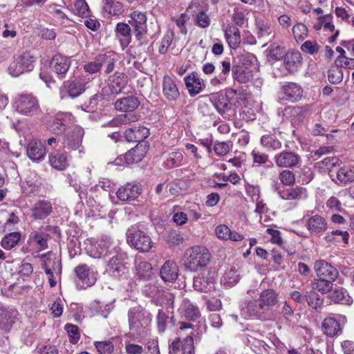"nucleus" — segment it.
<instances>
[{"label":"nucleus","instance_id":"338daca9","mask_svg":"<svg viewBox=\"0 0 354 354\" xmlns=\"http://www.w3.org/2000/svg\"><path fill=\"white\" fill-rule=\"evenodd\" d=\"M292 34L297 41H302L307 37V28L304 24H297L292 28Z\"/></svg>","mask_w":354,"mask_h":354},{"label":"nucleus","instance_id":"8fccbe9b","mask_svg":"<svg viewBox=\"0 0 354 354\" xmlns=\"http://www.w3.org/2000/svg\"><path fill=\"white\" fill-rule=\"evenodd\" d=\"M337 184L346 185L354 181V171L347 167L340 168L336 172Z\"/></svg>","mask_w":354,"mask_h":354},{"label":"nucleus","instance_id":"393cba45","mask_svg":"<svg viewBox=\"0 0 354 354\" xmlns=\"http://www.w3.org/2000/svg\"><path fill=\"white\" fill-rule=\"evenodd\" d=\"M17 311L10 307L3 308L0 311V329L4 331H9L17 317Z\"/></svg>","mask_w":354,"mask_h":354},{"label":"nucleus","instance_id":"7c9ffc66","mask_svg":"<svg viewBox=\"0 0 354 354\" xmlns=\"http://www.w3.org/2000/svg\"><path fill=\"white\" fill-rule=\"evenodd\" d=\"M180 315L189 321H194L201 315L198 308L187 299H183L178 309Z\"/></svg>","mask_w":354,"mask_h":354},{"label":"nucleus","instance_id":"37998d69","mask_svg":"<svg viewBox=\"0 0 354 354\" xmlns=\"http://www.w3.org/2000/svg\"><path fill=\"white\" fill-rule=\"evenodd\" d=\"M328 298L335 303L342 304H350L352 300L347 295V290L342 287L333 288V290L329 292Z\"/></svg>","mask_w":354,"mask_h":354},{"label":"nucleus","instance_id":"0e129e2a","mask_svg":"<svg viewBox=\"0 0 354 354\" xmlns=\"http://www.w3.org/2000/svg\"><path fill=\"white\" fill-rule=\"evenodd\" d=\"M138 120V117L136 114L129 113L120 115L109 122L110 126H118L120 124H125L136 122Z\"/></svg>","mask_w":354,"mask_h":354},{"label":"nucleus","instance_id":"cd10ccee","mask_svg":"<svg viewBox=\"0 0 354 354\" xmlns=\"http://www.w3.org/2000/svg\"><path fill=\"white\" fill-rule=\"evenodd\" d=\"M52 210L53 207L50 201L41 200L31 207V216L35 220H41L50 215Z\"/></svg>","mask_w":354,"mask_h":354},{"label":"nucleus","instance_id":"e2e57ef3","mask_svg":"<svg viewBox=\"0 0 354 354\" xmlns=\"http://www.w3.org/2000/svg\"><path fill=\"white\" fill-rule=\"evenodd\" d=\"M193 333L191 332L183 341L181 350L183 354H194Z\"/></svg>","mask_w":354,"mask_h":354},{"label":"nucleus","instance_id":"052dcab7","mask_svg":"<svg viewBox=\"0 0 354 354\" xmlns=\"http://www.w3.org/2000/svg\"><path fill=\"white\" fill-rule=\"evenodd\" d=\"M256 26L257 33L259 39L269 37L272 34V26L267 23L259 21L256 24Z\"/></svg>","mask_w":354,"mask_h":354},{"label":"nucleus","instance_id":"ea45409f","mask_svg":"<svg viewBox=\"0 0 354 354\" xmlns=\"http://www.w3.org/2000/svg\"><path fill=\"white\" fill-rule=\"evenodd\" d=\"M302 57L298 51L288 52L284 55V65L287 71L293 73L297 70L301 65Z\"/></svg>","mask_w":354,"mask_h":354},{"label":"nucleus","instance_id":"f257e3e1","mask_svg":"<svg viewBox=\"0 0 354 354\" xmlns=\"http://www.w3.org/2000/svg\"><path fill=\"white\" fill-rule=\"evenodd\" d=\"M210 259L211 254L206 247L194 245L185 250L182 261L185 270L194 272L205 268Z\"/></svg>","mask_w":354,"mask_h":354},{"label":"nucleus","instance_id":"423d86ee","mask_svg":"<svg viewBox=\"0 0 354 354\" xmlns=\"http://www.w3.org/2000/svg\"><path fill=\"white\" fill-rule=\"evenodd\" d=\"M127 243L131 246L142 252L149 251L152 246L150 236L135 226H132L127 230Z\"/></svg>","mask_w":354,"mask_h":354},{"label":"nucleus","instance_id":"ddd939ff","mask_svg":"<svg viewBox=\"0 0 354 354\" xmlns=\"http://www.w3.org/2000/svg\"><path fill=\"white\" fill-rule=\"evenodd\" d=\"M303 95V89L295 82H288L283 85L279 95V102L284 101L295 103L299 101Z\"/></svg>","mask_w":354,"mask_h":354},{"label":"nucleus","instance_id":"dca6fc26","mask_svg":"<svg viewBox=\"0 0 354 354\" xmlns=\"http://www.w3.org/2000/svg\"><path fill=\"white\" fill-rule=\"evenodd\" d=\"M129 17V21L136 32V35L138 39L142 38L147 32V17L145 12L135 10L132 12Z\"/></svg>","mask_w":354,"mask_h":354},{"label":"nucleus","instance_id":"412c9836","mask_svg":"<svg viewBox=\"0 0 354 354\" xmlns=\"http://www.w3.org/2000/svg\"><path fill=\"white\" fill-rule=\"evenodd\" d=\"M140 186L136 183H127L120 187L117 192L118 198L122 201H131L136 200L141 193Z\"/></svg>","mask_w":354,"mask_h":354},{"label":"nucleus","instance_id":"58836bf2","mask_svg":"<svg viewBox=\"0 0 354 354\" xmlns=\"http://www.w3.org/2000/svg\"><path fill=\"white\" fill-rule=\"evenodd\" d=\"M279 195L283 200H299L307 196L306 189L300 186L284 189L279 192Z\"/></svg>","mask_w":354,"mask_h":354},{"label":"nucleus","instance_id":"e433bc0d","mask_svg":"<svg viewBox=\"0 0 354 354\" xmlns=\"http://www.w3.org/2000/svg\"><path fill=\"white\" fill-rule=\"evenodd\" d=\"M139 104L138 98L131 95L118 100L115 103V108L120 111L132 112Z\"/></svg>","mask_w":354,"mask_h":354},{"label":"nucleus","instance_id":"9b49d317","mask_svg":"<svg viewBox=\"0 0 354 354\" xmlns=\"http://www.w3.org/2000/svg\"><path fill=\"white\" fill-rule=\"evenodd\" d=\"M259 75V66L256 56L252 53H245V83L252 82L254 85L260 86L262 80Z\"/></svg>","mask_w":354,"mask_h":354},{"label":"nucleus","instance_id":"c03bdc74","mask_svg":"<svg viewBox=\"0 0 354 354\" xmlns=\"http://www.w3.org/2000/svg\"><path fill=\"white\" fill-rule=\"evenodd\" d=\"M225 37L231 48L236 49L239 46L241 38L240 31L236 26H228L225 30Z\"/></svg>","mask_w":354,"mask_h":354},{"label":"nucleus","instance_id":"4be33fe9","mask_svg":"<svg viewBox=\"0 0 354 354\" xmlns=\"http://www.w3.org/2000/svg\"><path fill=\"white\" fill-rule=\"evenodd\" d=\"M310 108V105L288 106L284 109L283 115L292 124H299L304 120Z\"/></svg>","mask_w":354,"mask_h":354},{"label":"nucleus","instance_id":"c756f323","mask_svg":"<svg viewBox=\"0 0 354 354\" xmlns=\"http://www.w3.org/2000/svg\"><path fill=\"white\" fill-rule=\"evenodd\" d=\"M161 279L166 282H174L178 276V268L172 261H167L160 270Z\"/></svg>","mask_w":354,"mask_h":354},{"label":"nucleus","instance_id":"5701e85b","mask_svg":"<svg viewBox=\"0 0 354 354\" xmlns=\"http://www.w3.org/2000/svg\"><path fill=\"white\" fill-rule=\"evenodd\" d=\"M46 150L43 143L39 140H30L26 147V154L33 162H39L44 160Z\"/></svg>","mask_w":354,"mask_h":354},{"label":"nucleus","instance_id":"864d4df0","mask_svg":"<svg viewBox=\"0 0 354 354\" xmlns=\"http://www.w3.org/2000/svg\"><path fill=\"white\" fill-rule=\"evenodd\" d=\"M20 239L21 234L19 232H11L2 239L1 245L4 249L10 250L18 243Z\"/></svg>","mask_w":354,"mask_h":354},{"label":"nucleus","instance_id":"f8f14e48","mask_svg":"<svg viewBox=\"0 0 354 354\" xmlns=\"http://www.w3.org/2000/svg\"><path fill=\"white\" fill-rule=\"evenodd\" d=\"M314 270L316 272L317 277L324 279L330 280L335 282L339 278V270L331 263L325 260H317L315 262ZM342 280V279H341Z\"/></svg>","mask_w":354,"mask_h":354},{"label":"nucleus","instance_id":"bb28decb","mask_svg":"<svg viewBox=\"0 0 354 354\" xmlns=\"http://www.w3.org/2000/svg\"><path fill=\"white\" fill-rule=\"evenodd\" d=\"M185 84L190 96L194 97L199 94L205 88L203 80L201 79L196 73H192L184 77Z\"/></svg>","mask_w":354,"mask_h":354},{"label":"nucleus","instance_id":"6ab92c4d","mask_svg":"<svg viewBox=\"0 0 354 354\" xmlns=\"http://www.w3.org/2000/svg\"><path fill=\"white\" fill-rule=\"evenodd\" d=\"M274 160L279 167L293 168L300 163L301 157L295 152L285 150L277 154Z\"/></svg>","mask_w":354,"mask_h":354},{"label":"nucleus","instance_id":"774afa93","mask_svg":"<svg viewBox=\"0 0 354 354\" xmlns=\"http://www.w3.org/2000/svg\"><path fill=\"white\" fill-rule=\"evenodd\" d=\"M124 349L127 354H142L144 352L142 346L133 343L129 339L124 341Z\"/></svg>","mask_w":354,"mask_h":354},{"label":"nucleus","instance_id":"aec40b11","mask_svg":"<svg viewBox=\"0 0 354 354\" xmlns=\"http://www.w3.org/2000/svg\"><path fill=\"white\" fill-rule=\"evenodd\" d=\"M73 115L69 113H59L55 118L49 124V129L55 134H60L64 132L66 129L70 128L72 124Z\"/></svg>","mask_w":354,"mask_h":354},{"label":"nucleus","instance_id":"c9c22d12","mask_svg":"<svg viewBox=\"0 0 354 354\" xmlns=\"http://www.w3.org/2000/svg\"><path fill=\"white\" fill-rule=\"evenodd\" d=\"M306 227L312 234H319L326 230L327 223L322 216L315 215L309 218Z\"/></svg>","mask_w":354,"mask_h":354},{"label":"nucleus","instance_id":"473e14b6","mask_svg":"<svg viewBox=\"0 0 354 354\" xmlns=\"http://www.w3.org/2000/svg\"><path fill=\"white\" fill-rule=\"evenodd\" d=\"M93 77H92L93 79ZM91 78L88 75H82L72 81L68 84V94L72 97H76L86 90V85L90 82Z\"/></svg>","mask_w":354,"mask_h":354},{"label":"nucleus","instance_id":"680f3d73","mask_svg":"<svg viewBox=\"0 0 354 354\" xmlns=\"http://www.w3.org/2000/svg\"><path fill=\"white\" fill-rule=\"evenodd\" d=\"M169 316L162 310L159 309L156 316L158 331L162 333L165 331Z\"/></svg>","mask_w":354,"mask_h":354},{"label":"nucleus","instance_id":"1a4fd4ad","mask_svg":"<svg viewBox=\"0 0 354 354\" xmlns=\"http://www.w3.org/2000/svg\"><path fill=\"white\" fill-rule=\"evenodd\" d=\"M35 57L29 53H24L17 57L8 68V73L14 77L32 71L34 68Z\"/></svg>","mask_w":354,"mask_h":354},{"label":"nucleus","instance_id":"603ef678","mask_svg":"<svg viewBox=\"0 0 354 354\" xmlns=\"http://www.w3.org/2000/svg\"><path fill=\"white\" fill-rule=\"evenodd\" d=\"M317 292H318L312 288L310 290L306 291L305 294V301H306L308 306L313 309H317L321 307L323 304V300Z\"/></svg>","mask_w":354,"mask_h":354},{"label":"nucleus","instance_id":"a18cd8bd","mask_svg":"<svg viewBox=\"0 0 354 354\" xmlns=\"http://www.w3.org/2000/svg\"><path fill=\"white\" fill-rule=\"evenodd\" d=\"M102 10L110 16H119L124 12L123 5L116 0H102Z\"/></svg>","mask_w":354,"mask_h":354},{"label":"nucleus","instance_id":"4c0bfd02","mask_svg":"<svg viewBox=\"0 0 354 354\" xmlns=\"http://www.w3.org/2000/svg\"><path fill=\"white\" fill-rule=\"evenodd\" d=\"M209 100L221 115L224 114L229 109L230 101L223 93L218 92L212 94Z\"/></svg>","mask_w":354,"mask_h":354},{"label":"nucleus","instance_id":"49530a36","mask_svg":"<svg viewBox=\"0 0 354 354\" xmlns=\"http://www.w3.org/2000/svg\"><path fill=\"white\" fill-rule=\"evenodd\" d=\"M106 62V55H100L94 60L86 62L83 66L84 71L89 75H95L99 73L102 65Z\"/></svg>","mask_w":354,"mask_h":354},{"label":"nucleus","instance_id":"4d7b16f0","mask_svg":"<svg viewBox=\"0 0 354 354\" xmlns=\"http://www.w3.org/2000/svg\"><path fill=\"white\" fill-rule=\"evenodd\" d=\"M183 155L180 151H175L169 153L166 161V165L169 168L178 167L181 165Z\"/></svg>","mask_w":354,"mask_h":354},{"label":"nucleus","instance_id":"7ed1b4c3","mask_svg":"<svg viewBox=\"0 0 354 354\" xmlns=\"http://www.w3.org/2000/svg\"><path fill=\"white\" fill-rule=\"evenodd\" d=\"M12 106L17 113L26 116H33L40 111L37 98L30 93L17 95Z\"/></svg>","mask_w":354,"mask_h":354},{"label":"nucleus","instance_id":"de8ad7c7","mask_svg":"<svg viewBox=\"0 0 354 354\" xmlns=\"http://www.w3.org/2000/svg\"><path fill=\"white\" fill-rule=\"evenodd\" d=\"M311 287L322 295H326L333 290V282L317 277L311 281Z\"/></svg>","mask_w":354,"mask_h":354},{"label":"nucleus","instance_id":"13d9d810","mask_svg":"<svg viewBox=\"0 0 354 354\" xmlns=\"http://www.w3.org/2000/svg\"><path fill=\"white\" fill-rule=\"evenodd\" d=\"M174 39V32L172 31H167L162 38L158 48L159 53L165 55L168 51Z\"/></svg>","mask_w":354,"mask_h":354},{"label":"nucleus","instance_id":"79ce46f5","mask_svg":"<svg viewBox=\"0 0 354 354\" xmlns=\"http://www.w3.org/2000/svg\"><path fill=\"white\" fill-rule=\"evenodd\" d=\"M146 153L145 147L138 145L134 148L129 150L124 155V160L127 165L140 162Z\"/></svg>","mask_w":354,"mask_h":354},{"label":"nucleus","instance_id":"5fc2aeb1","mask_svg":"<svg viewBox=\"0 0 354 354\" xmlns=\"http://www.w3.org/2000/svg\"><path fill=\"white\" fill-rule=\"evenodd\" d=\"M262 145L268 150H277L281 148V143L274 135H264L261 137Z\"/></svg>","mask_w":354,"mask_h":354},{"label":"nucleus","instance_id":"2f4dec72","mask_svg":"<svg viewBox=\"0 0 354 354\" xmlns=\"http://www.w3.org/2000/svg\"><path fill=\"white\" fill-rule=\"evenodd\" d=\"M115 35L118 39L122 49L126 48L131 41V29L129 24L119 22L116 24Z\"/></svg>","mask_w":354,"mask_h":354},{"label":"nucleus","instance_id":"4468645a","mask_svg":"<svg viewBox=\"0 0 354 354\" xmlns=\"http://www.w3.org/2000/svg\"><path fill=\"white\" fill-rule=\"evenodd\" d=\"M133 272L134 277L142 281H151L154 277L151 264L140 257H136L134 261Z\"/></svg>","mask_w":354,"mask_h":354},{"label":"nucleus","instance_id":"72a5a7b5","mask_svg":"<svg viewBox=\"0 0 354 354\" xmlns=\"http://www.w3.org/2000/svg\"><path fill=\"white\" fill-rule=\"evenodd\" d=\"M149 136V129L141 126H135L125 131V138L128 142H141Z\"/></svg>","mask_w":354,"mask_h":354},{"label":"nucleus","instance_id":"a878e982","mask_svg":"<svg viewBox=\"0 0 354 354\" xmlns=\"http://www.w3.org/2000/svg\"><path fill=\"white\" fill-rule=\"evenodd\" d=\"M71 64V59L62 55H55L50 62L51 67L59 78H63Z\"/></svg>","mask_w":354,"mask_h":354},{"label":"nucleus","instance_id":"a211bd4d","mask_svg":"<svg viewBox=\"0 0 354 354\" xmlns=\"http://www.w3.org/2000/svg\"><path fill=\"white\" fill-rule=\"evenodd\" d=\"M84 134V129L80 126L73 127L68 131L64 139V147L76 150L80 148Z\"/></svg>","mask_w":354,"mask_h":354},{"label":"nucleus","instance_id":"20e7f679","mask_svg":"<svg viewBox=\"0 0 354 354\" xmlns=\"http://www.w3.org/2000/svg\"><path fill=\"white\" fill-rule=\"evenodd\" d=\"M42 262V268L48 275V279L50 287H54L57 284V277L62 272L61 259L55 254L48 252L40 256Z\"/></svg>","mask_w":354,"mask_h":354},{"label":"nucleus","instance_id":"a19ab883","mask_svg":"<svg viewBox=\"0 0 354 354\" xmlns=\"http://www.w3.org/2000/svg\"><path fill=\"white\" fill-rule=\"evenodd\" d=\"M324 333L328 337H335L342 333L339 322L334 317H328L324 319L322 324Z\"/></svg>","mask_w":354,"mask_h":354},{"label":"nucleus","instance_id":"2eb2a0df","mask_svg":"<svg viewBox=\"0 0 354 354\" xmlns=\"http://www.w3.org/2000/svg\"><path fill=\"white\" fill-rule=\"evenodd\" d=\"M163 96L169 102H176L180 97V91L174 77L165 75L162 81Z\"/></svg>","mask_w":354,"mask_h":354},{"label":"nucleus","instance_id":"f3484780","mask_svg":"<svg viewBox=\"0 0 354 354\" xmlns=\"http://www.w3.org/2000/svg\"><path fill=\"white\" fill-rule=\"evenodd\" d=\"M216 283V274L214 271H208L201 276L194 279L195 290L201 292H210L214 289Z\"/></svg>","mask_w":354,"mask_h":354},{"label":"nucleus","instance_id":"b1692460","mask_svg":"<svg viewBox=\"0 0 354 354\" xmlns=\"http://www.w3.org/2000/svg\"><path fill=\"white\" fill-rule=\"evenodd\" d=\"M48 234L41 230L32 231L28 238V244L37 250L38 252L48 248Z\"/></svg>","mask_w":354,"mask_h":354},{"label":"nucleus","instance_id":"0eeeda50","mask_svg":"<svg viewBox=\"0 0 354 354\" xmlns=\"http://www.w3.org/2000/svg\"><path fill=\"white\" fill-rule=\"evenodd\" d=\"M113 253L109 261L106 271L110 276L115 279H126L128 273V268L124 263L127 255L118 250H114Z\"/></svg>","mask_w":354,"mask_h":354},{"label":"nucleus","instance_id":"69168bd1","mask_svg":"<svg viewBox=\"0 0 354 354\" xmlns=\"http://www.w3.org/2000/svg\"><path fill=\"white\" fill-rule=\"evenodd\" d=\"M280 181L286 186L293 185L295 183V174L290 170L285 169L279 175Z\"/></svg>","mask_w":354,"mask_h":354},{"label":"nucleus","instance_id":"f704fd0d","mask_svg":"<svg viewBox=\"0 0 354 354\" xmlns=\"http://www.w3.org/2000/svg\"><path fill=\"white\" fill-rule=\"evenodd\" d=\"M214 232L217 238L223 241L231 240L233 241H239L242 240L243 238L241 234H239L235 231L230 230V229L224 224H221L216 226Z\"/></svg>","mask_w":354,"mask_h":354},{"label":"nucleus","instance_id":"09e8293b","mask_svg":"<svg viewBox=\"0 0 354 354\" xmlns=\"http://www.w3.org/2000/svg\"><path fill=\"white\" fill-rule=\"evenodd\" d=\"M259 301L263 307L273 306L278 302V294L272 289L265 290L260 295Z\"/></svg>","mask_w":354,"mask_h":354},{"label":"nucleus","instance_id":"39448f33","mask_svg":"<svg viewBox=\"0 0 354 354\" xmlns=\"http://www.w3.org/2000/svg\"><path fill=\"white\" fill-rule=\"evenodd\" d=\"M128 82L129 78L127 75L116 72L109 77L107 85L102 88V95L105 98L124 92Z\"/></svg>","mask_w":354,"mask_h":354},{"label":"nucleus","instance_id":"9d476101","mask_svg":"<svg viewBox=\"0 0 354 354\" xmlns=\"http://www.w3.org/2000/svg\"><path fill=\"white\" fill-rule=\"evenodd\" d=\"M75 286L77 289L83 290L93 286L97 277V272L86 264H81L75 267Z\"/></svg>","mask_w":354,"mask_h":354},{"label":"nucleus","instance_id":"f03ea898","mask_svg":"<svg viewBox=\"0 0 354 354\" xmlns=\"http://www.w3.org/2000/svg\"><path fill=\"white\" fill-rule=\"evenodd\" d=\"M86 253L92 258L102 259L113 254V243L109 236H102L97 240L89 239L85 248Z\"/></svg>","mask_w":354,"mask_h":354},{"label":"nucleus","instance_id":"bf43d9fd","mask_svg":"<svg viewBox=\"0 0 354 354\" xmlns=\"http://www.w3.org/2000/svg\"><path fill=\"white\" fill-rule=\"evenodd\" d=\"M328 80L333 84L340 83L343 80V71L339 67H331L328 71Z\"/></svg>","mask_w":354,"mask_h":354},{"label":"nucleus","instance_id":"c85d7f7f","mask_svg":"<svg viewBox=\"0 0 354 354\" xmlns=\"http://www.w3.org/2000/svg\"><path fill=\"white\" fill-rule=\"evenodd\" d=\"M48 162L53 169L64 171L69 165V157L66 153L53 151L48 156Z\"/></svg>","mask_w":354,"mask_h":354},{"label":"nucleus","instance_id":"3c124183","mask_svg":"<svg viewBox=\"0 0 354 354\" xmlns=\"http://www.w3.org/2000/svg\"><path fill=\"white\" fill-rule=\"evenodd\" d=\"M239 281V276L234 268H230L225 272L221 279V284L228 288H232Z\"/></svg>","mask_w":354,"mask_h":354},{"label":"nucleus","instance_id":"6e6552de","mask_svg":"<svg viewBox=\"0 0 354 354\" xmlns=\"http://www.w3.org/2000/svg\"><path fill=\"white\" fill-rule=\"evenodd\" d=\"M129 328L140 334L148 326L151 319L150 313L145 310L141 306L131 308L128 313Z\"/></svg>","mask_w":354,"mask_h":354},{"label":"nucleus","instance_id":"6e6d98bb","mask_svg":"<svg viewBox=\"0 0 354 354\" xmlns=\"http://www.w3.org/2000/svg\"><path fill=\"white\" fill-rule=\"evenodd\" d=\"M267 51L268 55L274 60H280L285 55L284 48L277 43L270 44Z\"/></svg>","mask_w":354,"mask_h":354}]
</instances>
